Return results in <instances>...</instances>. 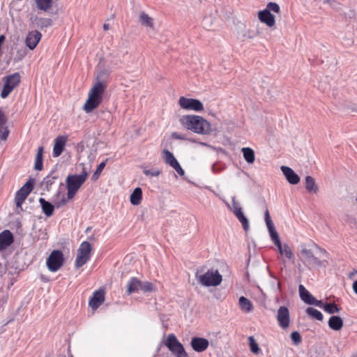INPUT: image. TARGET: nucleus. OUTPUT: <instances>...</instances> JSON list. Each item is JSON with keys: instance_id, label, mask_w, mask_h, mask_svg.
Segmentation results:
<instances>
[{"instance_id": "1", "label": "nucleus", "mask_w": 357, "mask_h": 357, "mask_svg": "<svg viewBox=\"0 0 357 357\" xmlns=\"http://www.w3.org/2000/svg\"><path fill=\"white\" fill-rule=\"evenodd\" d=\"M315 251L302 247L300 259L307 266H324L328 265V252L317 245H314Z\"/></svg>"}, {"instance_id": "2", "label": "nucleus", "mask_w": 357, "mask_h": 357, "mask_svg": "<svg viewBox=\"0 0 357 357\" xmlns=\"http://www.w3.org/2000/svg\"><path fill=\"white\" fill-rule=\"evenodd\" d=\"M181 123L194 132L207 135L211 132V124L203 117L196 115L183 116Z\"/></svg>"}, {"instance_id": "3", "label": "nucleus", "mask_w": 357, "mask_h": 357, "mask_svg": "<svg viewBox=\"0 0 357 357\" xmlns=\"http://www.w3.org/2000/svg\"><path fill=\"white\" fill-rule=\"evenodd\" d=\"M204 266L197 268L195 278L197 282L204 287H216L222 281V277L218 270H207Z\"/></svg>"}, {"instance_id": "4", "label": "nucleus", "mask_w": 357, "mask_h": 357, "mask_svg": "<svg viewBox=\"0 0 357 357\" xmlns=\"http://www.w3.org/2000/svg\"><path fill=\"white\" fill-rule=\"evenodd\" d=\"M271 11L279 13L280 11V6L275 2H269L265 9L258 12V18L260 22L269 27L273 26L275 24V17L271 13Z\"/></svg>"}, {"instance_id": "5", "label": "nucleus", "mask_w": 357, "mask_h": 357, "mask_svg": "<svg viewBox=\"0 0 357 357\" xmlns=\"http://www.w3.org/2000/svg\"><path fill=\"white\" fill-rule=\"evenodd\" d=\"M164 344L176 357H188L183 346L177 340L174 334H169L164 342Z\"/></svg>"}, {"instance_id": "6", "label": "nucleus", "mask_w": 357, "mask_h": 357, "mask_svg": "<svg viewBox=\"0 0 357 357\" xmlns=\"http://www.w3.org/2000/svg\"><path fill=\"white\" fill-rule=\"evenodd\" d=\"M91 245L88 241H83L77 250L75 266L76 268H80L84 266L91 258Z\"/></svg>"}, {"instance_id": "7", "label": "nucleus", "mask_w": 357, "mask_h": 357, "mask_svg": "<svg viewBox=\"0 0 357 357\" xmlns=\"http://www.w3.org/2000/svg\"><path fill=\"white\" fill-rule=\"evenodd\" d=\"M34 179H29L26 183L20 188V189L16 192L15 202L17 207V210L19 208L22 210V205L24 200L26 199L28 195L33 189Z\"/></svg>"}, {"instance_id": "8", "label": "nucleus", "mask_w": 357, "mask_h": 357, "mask_svg": "<svg viewBox=\"0 0 357 357\" xmlns=\"http://www.w3.org/2000/svg\"><path fill=\"white\" fill-rule=\"evenodd\" d=\"M104 91H90L88 98L83 106V109L86 113L91 112L98 107L102 100Z\"/></svg>"}, {"instance_id": "9", "label": "nucleus", "mask_w": 357, "mask_h": 357, "mask_svg": "<svg viewBox=\"0 0 357 357\" xmlns=\"http://www.w3.org/2000/svg\"><path fill=\"white\" fill-rule=\"evenodd\" d=\"M63 255L60 250H53L47 259V266L50 271H57L63 264Z\"/></svg>"}, {"instance_id": "10", "label": "nucleus", "mask_w": 357, "mask_h": 357, "mask_svg": "<svg viewBox=\"0 0 357 357\" xmlns=\"http://www.w3.org/2000/svg\"><path fill=\"white\" fill-rule=\"evenodd\" d=\"M88 177V173L83 172L81 174L69 175L66 178V187L79 190Z\"/></svg>"}, {"instance_id": "11", "label": "nucleus", "mask_w": 357, "mask_h": 357, "mask_svg": "<svg viewBox=\"0 0 357 357\" xmlns=\"http://www.w3.org/2000/svg\"><path fill=\"white\" fill-rule=\"evenodd\" d=\"M265 222L271 236V240L277 247H280V240L277 231L275 229L273 221L271 219L268 209L266 208L264 212Z\"/></svg>"}, {"instance_id": "12", "label": "nucleus", "mask_w": 357, "mask_h": 357, "mask_svg": "<svg viewBox=\"0 0 357 357\" xmlns=\"http://www.w3.org/2000/svg\"><path fill=\"white\" fill-rule=\"evenodd\" d=\"M105 291L103 289H99L95 291L89 301V305L93 310H97L105 301Z\"/></svg>"}, {"instance_id": "13", "label": "nucleus", "mask_w": 357, "mask_h": 357, "mask_svg": "<svg viewBox=\"0 0 357 357\" xmlns=\"http://www.w3.org/2000/svg\"><path fill=\"white\" fill-rule=\"evenodd\" d=\"M298 291L301 300L308 305H314L319 307H322V301L317 300L303 285L298 286Z\"/></svg>"}, {"instance_id": "14", "label": "nucleus", "mask_w": 357, "mask_h": 357, "mask_svg": "<svg viewBox=\"0 0 357 357\" xmlns=\"http://www.w3.org/2000/svg\"><path fill=\"white\" fill-rule=\"evenodd\" d=\"M179 105L183 109H192L197 112L203 109L202 103L199 100L196 99L181 97L179 99Z\"/></svg>"}, {"instance_id": "15", "label": "nucleus", "mask_w": 357, "mask_h": 357, "mask_svg": "<svg viewBox=\"0 0 357 357\" xmlns=\"http://www.w3.org/2000/svg\"><path fill=\"white\" fill-rule=\"evenodd\" d=\"M277 320H278L279 326L282 328L286 329L289 326V324H290L289 312L287 307L281 306L279 307V309L278 310Z\"/></svg>"}, {"instance_id": "16", "label": "nucleus", "mask_w": 357, "mask_h": 357, "mask_svg": "<svg viewBox=\"0 0 357 357\" xmlns=\"http://www.w3.org/2000/svg\"><path fill=\"white\" fill-rule=\"evenodd\" d=\"M67 142V137L58 136L54 139L52 155L54 158L59 157L64 150Z\"/></svg>"}, {"instance_id": "17", "label": "nucleus", "mask_w": 357, "mask_h": 357, "mask_svg": "<svg viewBox=\"0 0 357 357\" xmlns=\"http://www.w3.org/2000/svg\"><path fill=\"white\" fill-rule=\"evenodd\" d=\"M156 288L155 285L148 281H141L135 278V294L142 291L144 294L155 291Z\"/></svg>"}, {"instance_id": "18", "label": "nucleus", "mask_w": 357, "mask_h": 357, "mask_svg": "<svg viewBox=\"0 0 357 357\" xmlns=\"http://www.w3.org/2000/svg\"><path fill=\"white\" fill-rule=\"evenodd\" d=\"M280 169L290 184L296 185L299 183V176L291 168L287 166H281Z\"/></svg>"}, {"instance_id": "19", "label": "nucleus", "mask_w": 357, "mask_h": 357, "mask_svg": "<svg viewBox=\"0 0 357 357\" xmlns=\"http://www.w3.org/2000/svg\"><path fill=\"white\" fill-rule=\"evenodd\" d=\"M42 34L38 31L29 32L26 37L25 43L30 50H33L40 40Z\"/></svg>"}, {"instance_id": "20", "label": "nucleus", "mask_w": 357, "mask_h": 357, "mask_svg": "<svg viewBox=\"0 0 357 357\" xmlns=\"http://www.w3.org/2000/svg\"><path fill=\"white\" fill-rule=\"evenodd\" d=\"M109 73L106 70L98 73L96 82L91 89H105L107 87V80Z\"/></svg>"}, {"instance_id": "21", "label": "nucleus", "mask_w": 357, "mask_h": 357, "mask_svg": "<svg viewBox=\"0 0 357 357\" xmlns=\"http://www.w3.org/2000/svg\"><path fill=\"white\" fill-rule=\"evenodd\" d=\"M20 82L19 73H14L3 78V86L2 89H13Z\"/></svg>"}, {"instance_id": "22", "label": "nucleus", "mask_w": 357, "mask_h": 357, "mask_svg": "<svg viewBox=\"0 0 357 357\" xmlns=\"http://www.w3.org/2000/svg\"><path fill=\"white\" fill-rule=\"evenodd\" d=\"M209 342L208 340L203 337H193L191 340V346L197 352H202L208 347Z\"/></svg>"}, {"instance_id": "23", "label": "nucleus", "mask_w": 357, "mask_h": 357, "mask_svg": "<svg viewBox=\"0 0 357 357\" xmlns=\"http://www.w3.org/2000/svg\"><path fill=\"white\" fill-rule=\"evenodd\" d=\"M14 241L13 235L9 230H4L0 234V249L6 248Z\"/></svg>"}, {"instance_id": "24", "label": "nucleus", "mask_w": 357, "mask_h": 357, "mask_svg": "<svg viewBox=\"0 0 357 357\" xmlns=\"http://www.w3.org/2000/svg\"><path fill=\"white\" fill-rule=\"evenodd\" d=\"M39 202L45 215L47 217L52 216L54 213V206L50 202L46 201L44 198H40Z\"/></svg>"}, {"instance_id": "25", "label": "nucleus", "mask_w": 357, "mask_h": 357, "mask_svg": "<svg viewBox=\"0 0 357 357\" xmlns=\"http://www.w3.org/2000/svg\"><path fill=\"white\" fill-rule=\"evenodd\" d=\"M328 326L334 331H340L343 326V321L339 316H332L328 320Z\"/></svg>"}, {"instance_id": "26", "label": "nucleus", "mask_w": 357, "mask_h": 357, "mask_svg": "<svg viewBox=\"0 0 357 357\" xmlns=\"http://www.w3.org/2000/svg\"><path fill=\"white\" fill-rule=\"evenodd\" d=\"M59 176L52 172L43 178V184L45 186L47 191L50 190L51 186L55 183V181L57 180Z\"/></svg>"}, {"instance_id": "27", "label": "nucleus", "mask_w": 357, "mask_h": 357, "mask_svg": "<svg viewBox=\"0 0 357 357\" xmlns=\"http://www.w3.org/2000/svg\"><path fill=\"white\" fill-rule=\"evenodd\" d=\"M139 22L142 25L153 29V19L149 17L144 12H142L139 15Z\"/></svg>"}, {"instance_id": "28", "label": "nucleus", "mask_w": 357, "mask_h": 357, "mask_svg": "<svg viewBox=\"0 0 357 357\" xmlns=\"http://www.w3.org/2000/svg\"><path fill=\"white\" fill-rule=\"evenodd\" d=\"M43 147L39 146L38 148L37 154L35 160L34 169L36 170L40 171L43 169Z\"/></svg>"}, {"instance_id": "29", "label": "nucleus", "mask_w": 357, "mask_h": 357, "mask_svg": "<svg viewBox=\"0 0 357 357\" xmlns=\"http://www.w3.org/2000/svg\"><path fill=\"white\" fill-rule=\"evenodd\" d=\"M305 188L308 192L317 193L318 192V187L315 183L314 179L310 176H307L305 179Z\"/></svg>"}, {"instance_id": "30", "label": "nucleus", "mask_w": 357, "mask_h": 357, "mask_svg": "<svg viewBox=\"0 0 357 357\" xmlns=\"http://www.w3.org/2000/svg\"><path fill=\"white\" fill-rule=\"evenodd\" d=\"M239 305L241 309L245 312H250L253 309V305L250 300L244 296H241L239 298Z\"/></svg>"}, {"instance_id": "31", "label": "nucleus", "mask_w": 357, "mask_h": 357, "mask_svg": "<svg viewBox=\"0 0 357 357\" xmlns=\"http://www.w3.org/2000/svg\"><path fill=\"white\" fill-rule=\"evenodd\" d=\"M243 158L248 163L252 164L254 162L255 156L254 151L249 147L243 148L241 150Z\"/></svg>"}, {"instance_id": "32", "label": "nucleus", "mask_w": 357, "mask_h": 357, "mask_svg": "<svg viewBox=\"0 0 357 357\" xmlns=\"http://www.w3.org/2000/svg\"><path fill=\"white\" fill-rule=\"evenodd\" d=\"M35 22L37 26L41 29L52 25V20L50 18L36 17Z\"/></svg>"}, {"instance_id": "33", "label": "nucleus", "mask_w": 357, "mask_h": 357, "mask_svg": "<svg viewBox=\"0 0 357 357\" xmlns=\"http://www.w3.org/2000/svg\"><path fill=\"white\" fill-rule=\"evenodd\" d=\"M328 314H334L339 313L340 311V308L337 307V305L335 303H326L325 304H322L321 307Z\"/></svg>"}, {"instance_id": "34", "label": "nucleus", "mask_w": 357, "mask_h": 357, "mask_svg": "<svg viewBox=\"0 0 357 357\" xmlns=\"http://www.w3.org/2000/svg\"><path fill=\"white\" fill-rule=\"evenodd\" d=\"M37 8L39 10L47 11L52 6V0H36Z\"/></svg>"}, {"instance_id": "35", "label": "nucleus", "mask_w": 357, "mask_h": 357, "mask_svg": "<svg viewBox=\"0 0 357 357\" xmlns=\"http://www.w3.org/2000/svg\"><path fill=\"white\" fill-rule=\"evenodd\" d=\"M238 213L235 214L237 219L242 224V227L245 231H248L250 227L249 221L248 218L244 215L243 211H237Z\"/></svg>"}, {"instance_id": "36", "label": "nucleus", "mask_w": 357, "mask_h": 357, "mask_svg": "<svg viewBox=\"0 0 357 357\" xmlns=\"http://www.w3.org/2000/svg\"><path fill=\"white\" fill-rule=\"evenodd\" d=\"M306 312L309 316L317 320L322 321L324 319L322 313L313 307H307L306 309Z\"/></svg>"}, {"instance_id": "37", "label": "nucleus", "mask_w": 357, "mask_h": 357, "mask_svg": "<svg viewBox=\"0 0 357 357\" xmlns=\"http://www.w3.org/2000/svg\"><path fill=\"white\" fill-rule=\"evenodd\" d=\"M278 248L281 255H284L289 259L292 258L293 253L287 244L282 245L280 243V247H278Z\"/></svg>"}, {"instance_id": "38", "label": "nucleus", "mask_w": 357, "mask_h": 357, "mask_svg": "<svg viewBox=\"0 0 357 357\" xmlns=\"http://www.w3.org/2000/svg\"><path fill=\"white\" fill-rule=\"evenodd\" d=\"M163 158L167 165H171L176 160L173 153L168 150L163 151Z\"/></svg>"}, {"instance_id": "39", "label": "nucleus", "mask_w": 357, "mask_h": 357, "mask_svg": "<svg viewBox=\"0 0 357 357\" xmlns=\"http://www.w3.org/2000/svg\"><path fill=\"white\" fill-rule=\"evenodd\" d=\"M248 341H249V346H250V351L253 354H258L260 351V349L258 346V344L256 342L255 338L252 336H250L248 337Z\"/></svg>"}, {"instance_id": "40", "label": "nucleus", "mask_w": 357, "mask_h": 357, "mask_svg": "<svg viewBox=\"0 0 357 357\" xmlns=\"http://www.w3.org/2000/svg\"><path fill=\"white\" fill-rule=\"evenodd\" d=\"M343 220L351 227H354L357 225V220L354 215L347 214L343 218Z\"/></svg>"}, {"instance_id": "41", "label": "nucleus", "mask_w": 357, "mask_h": 357, "mask_svg": "<svg viewBox=\"0 0 357 357\" xmlns=\"http://www.w3.org/2000/svg\"><path fill=\"white\" fill-rule=\"evenodd\" d=\"M106 161H103L102 162H100L98 166L96 168V170L95 171V172L93 173V176H92V179L93 180H97L98 178V177L100 176L102 169L105 168V165H106Z\"/></svg>"}, {"instance_id": "42", "label": "nucleus", "mask_w": 357, "mask_h": 357, "mask_svg": "<svg viewBox=\"0 0 357 357\" xmlns=\"http://www.w3.org/2000/svg\"><path fill=\"white\" fill-rule=\"evenodd\" d=\"M228 207L230 210L234 213V214H236L237 211H242V208L238 202H237L235 199V197H232V203L231 205H228Z\"/></svg>"}, {"instance_id": "43", "label": "nucleus", "mask_w": 357, "mask_h": 357, "mask_svg": "<svg viewBox=\"0 0 357 357\" xmlns=\"http://www.w3.org/2000/svg\"><path fill=\"white\" fill-rule=\"evenodd\" d=\"M291 339L295 345H298L301 342V336L298 331H294L291 334Z\"/></svg>"}, {"instance_id": "44", "label": "nucleus", "mask_w": 357, "mask_h": 357, "mask_svg": "<svg viewBox=\"0 0 357 357\" xmlns=\"http://www.w3.org/2000/svg\"><path fill=\"white\" fill-rule=\"evenodd\" d=\"M134 292V277L130 278L126 285V293L130 294Z\"/></svg>"}, {"instance_id": "45", "label": "nucleus", "mask_w": 357, "mask_h": 357, "mask_svg": "<svg viewBox=\"0 0 357 357\" xmlns=\"http://www.w3.org/2000/svg\"><path fill=\"white\" fill-rule=\"evenodd\" d=\"M142 198V191L140 188H135V205H138Z\"/></svg>"}, {"instance_id": "46", "label": "nucleus", "mask_w": 357, "mask_h": 357, "mask_svg": "<svg viewBox=\"0 0 357 357\" xmlns=\"http://www.w3.org/2000/svg\"><path fill=\"white\" fill-rule=\"evenodd\" d=\"M144 173L146 176H158L160 174V171L159 169H144Z\"/></svg>"}, {"instance_id": "47", "label": "nucleus", "mask_w": 357, "mask_h": 357, "mask_svg": "<svg viewBox=\"0 0 357 357\" xmlns=\"http://www.w3.org/2000/svg\"><path fill=\"white\" fill-rule=\"evenodd\" d=\"M9 135V130L6 126L3 129L0 128V138L1 140H6Z\"/></svg>"}, {"instance_id": "48", "label": "nucleus", "mask_w": 357, "mask_h": 357, "mask_svg": "<svg viewBox=\"0 0 357 357\" xmlns=\"http://www.w3.org/2000/svg\"><path fill=\"white\" fill-rule=\"evenodd\" d=\"M7 122V118L3 111L0 109V128L3 129Z\"/></svg>"}, {"instance_id": "49", "label": "nucleus", "mask_w": 357, "mask_h": 357, "mask_svg": "<svg viewBox=\"0 0 357 357\" xmlns=\"http://www.w3.org/2000/svg\"><path fill=\"white\" fill-rule=\"evenodd\" d=\"M67 189H68L67 199H71L72 198H73V197L75 196V195L76 194V192H77L78 190L70 188V187H67Z\"/></svg>"}, {"instance_id": "50", "label": "nucleus", "mask_w": 357, "mask_h": 357, "mask_svg": "<svg viewBox=\"0 0 357 357\" xmlns=\"http://www.w3.org/2000/svg\"><path fill=\"white\" fill-rule=\"evenodd\" d=\"M68 199L66 198L64 196L62 197V199L59 201V202H56L55 203V206L57 207V208H59L61 206H64L65 204H66V203L68 202Z\"/></svg>"}, {"instance_id": "51", "label": "nucleus", "mask_w": 357, "mask_h": 357, "mask_svg": "<svg viewBox=\"0 0 357 357\" xmlns=\"http://www.w3.org/2000/svg\"><path fill=\"white\" fill-rule=\"evenodd\" d=\"M175 169V171L181 176H184L185 174V172L183 171V169H182V167H181L180 164H178L176 167H174V168Z\"/></svg>"}, {"instance_id": "52", "label": "nucleus", "mask_w": 357, "mask_h": 357, "mask_svg": "<svg viewBox=\"0 0 357 357\" xmlns=\"http://www.w3.org/2000/svg\"><path fill=\"white\" fill-rule=\"evenodd\" d=\"M12 91H1V96L2 98H7Z\"/></svg>"}, {"instance_id": "53", "label": "nucleus", "mask_w": 357, "mask_h": 357, "mask_svg": "<svg viewBox=\"0 0 357 357\" xmlns=\"http://www.w3.org/2000/svg\"><path fill=\"white\" fill-rule=\"evenodd\" d=\"M172 137L174 139H183V137L181 135L178 134L177 132L172 133Z\"/></svg>"}, {"instance_id": "54", "label": "nucleus", "mask_w": 357, "mask_h": 357, "mask_svg": "<svg viewBox=\"0 0 357 357\" xmlns=\"http://www.w3.org/2000/svg\"><path fill=\"white\" fill-rule=\"evenodd\" d=\"M134 200H135V198H134V191L130 194V203L134 205Z\"/></svg>"}, {"instance_id": "55", "label": "nucleus", "mask_w": 357, "mask_h": 357, "mask_svg": "<svg viewBox=\"0 0 357 357\" xmlns=\"http://www.w3.org/2000/svg\"><path fill=\"white\" fill-rule=\"evenodd\" d=\"M352 287H353L354 291L357 294V280L354 281Z\"/></svg>"}, {"instance_id": "56", "label": "nucleus", "mask_w": 357, "mask_h": 357, "mask_svg": "<svg viewBox=\"0 0 357 357\" xmlns=\"http://www.w3.org/2000/svg\"><path fill=\"white\" fill-rule=\"evenodd\" d=\"M356 274H357V270H354L352 272L349 273V278H353Z\"/></svg>"}, {"instance_id": "57", "label": "nucleus", "mask_w": 357, "mask_h": 357, "mask_svg": "<svg viewBox=\"0 0 357 357\" xmlns=\"http://www.w3.org/2000/svg\"><path fill=\"white\" fill-rule=\"evenodd\" d=\"M103 29L105 31L109 30V24L108 23H105L103 24Z\"/></svg>"}, {"instance_id": "58", "label": "nucleus", "mask_w": 357, "mask_h": 357, "mask_svg": "<svg viewBox=\"0 0 357 357\" xmlns=\"http://www.w3.org/2000/svg\"><path fill=\"white\" fill-rule=\"evenodd\" d=\"M178 162L177 161V160H176L174 161V162H173L172 164L169 165L172 168H174V167H176V166L178 165Z\"/></svg>"}, {"instance_id": "59", "label": "nucleus", "mask_w": 357, "mask_h": 357, "mask_svg": "<svg viewBox=\"0 0 357 357\" xmlns=\"http://www.w3.org/2000/svg\"><path fill=\"white\" fill-rule=\"evenodd\" d=\"M144 213H145V210H144L142 211V213L140 216H139L138 219L141 220L142 221H144Z\"/></svg>"}, {"instance_id": "60", "label": "nucleus", "mask_w": 357, "mask_h": 357, "mask_svg": "<svg viewBox=\"0 0 357 357\" xmlns=\"http://www.w3.org/2000/svg\"><path fill=\"white\" fill-rule=\"evenodd\" d=\"M277 288L279 291H280V282H278V284H277Z\"/></svg>"}, {"instance_id": "61", "label": "nucleus", "mask_w": 357, "mask_h": 357, "mask_svg": "<svg viewBox=\"0 0 357 357\" xmlns=\"http://www.w3.org/2000/svg\"><path fill=\"white\" fill-rule=\"evenodd\" d=\"M208 20H209V19H208V18H205V19H204V24L206 22V21H207Z\"/></svg>"}, {"instance_id": "62", "label": "nucleus", "mask_w": 357, "mask_h": 357, "mask_svg": "<svg viewBox=\"0 0 357 357\" xmlns=\"http://www.w3.org/2000/svg\"><path fill=\"white\" fill-rule=\"evenodd\" d=\"M128 258H129V256H126V257L125 258V261L127 260Z\"/></svg>"}, {"instance_id": "63", "label": "nucleus", "mask_w": 357, "mask_h": 357, "mask_svg": "<svg viewBox=\"0 0 357 357\" xmlns=\"http://www.w3.org/2000/svg\"><path fill=\"white\" fill-rule=\"evenodd\" d=\"M124 275H125V273H124V272H123V273H122V278H123V277H124Z\"/></svg>"}]
</instances>
